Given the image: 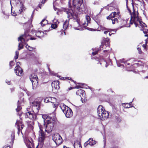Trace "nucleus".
Instances as JSON below:
<instances>
[{
	"label": "nucleus",
	"mask_w": 148,
	"mask_h": 148,
	"mask_svg": "<svg viewBox=\"0 0 148 148\" xmlns=\"http://www.w3.org/2000/svg\"><path fill=\"white\" fill-rule=\"evenodd\" d=\"M107 50H104L103 51L104 52H107Z\"/></svg>",
	"instance_id": "0e129e2a"
},
{
	"label": "nucleus",
	"mask_w": 148,
	"mask_h": 148,
	"mask_svg": "<svg viewBox=\"0 0 148 148\" xmlns=\"http://www.w3.org/2000/svg\"><path fill=\"white\" fill-rule=\"evenodd\" d=\"M14 62L13 61H10V64H9L10 69H11L12 68V66H13L14 65Z\"/></svg>",
	"instance_id": "72a5a7b5"
},
{
	"label": "nucleus",
	"mask_w": 148,
	"mask_h": 148,
	"mask_svg": "<svg viewBox=\"0 0 148 148\" xmlns=\"http://www.w3.org/2000/svg\"><path fill=\"white\" fill-rule=\"evenodd\" d=\"M42 117L44 119V122L45 123H47L48 122L52 121V120L54 119L52 118L49 116H48L47 115L43 114L42 115Z\"/></svg>",
	"instance_id": "a211bd4d"
},
{
	"label": "nucleus",
	"mask_w": 148,
	"mask_h": 148,
	"mask_svg": "<svg viewBox=\"0 0 148 148\" xmlns=\"http://www.w3.org/2000/svg\"><path fill=\"white\" fill-rule=\"evenodd\" d=\"M123 22L125 24L126 22H127V21H126V20H123Z\"/></svg>",
	"instance_id": "4d7b16f0"
},
{
	"label": "nucleus",
	"mask_w": 148,
	"mask_h": 148,
	"mask_svg": "<svg viewBox=\"0 0 148 148\" xmlns=\"http://www.w3.org/2000/svg\"><path fill=\"white\" fill-rule=\"evenodd\" d=\"M6 82L8 84H10V82H9L8 81V82H7L6 81Z\"/></svg>",
	"instance_id": "bf43d9fd"
},
{
	"label": "nucleus",
	"mask_w": 148,
	"mask_h": 148,
	"mask_svg": "<svg viewBox=\"0 0 148 148\" xmlns=\"http://www.w3.org/2000/svg\"><path fill=\"white\" fill-rule=\"evenodd\" d=\"M116 12H114L111 13L110 15L107 17V19H111L112 21L113 24H115V23H118V19L117 18H115L116 17Z\"/></svg>",
	"instance_id": "f8f14e48"
},
{
	"label": "nucleus",
	"mask_w": 148,
	"mask_h": 148,
	"mask_svg": "<svg viewBox=\"0 0 148 148\" xmlns=\"http://www.w3.org/2000/svg\"><path fill=\"white\" fill-rule=\"evenodd\" d=\"M11 136V138H12V140H13V141L14 140V138H15L14 132H12Z\"/></svg>",
	"instance_id": "e433bc0d"
},
{
	"label": "nucleus",
	"mask_w": 148,
	"mask_h": 148,
	"mask_svg": "<svg viewBox=\"0 0 148 148\" xmlns=\"http://www.w3.org/2000/svg\"><path fill=\"white\" fill-rule=\"evenodd\" d=\"M85 18L86 23V21H85L84 23H83V25H84V27H86L88 25V24L90 23L91 19L90 17L88 16H86Z\"/></svg>",
	"instance_id": "412c9836"
},
{
	"label": "nucleus",
	"mask_w": 148,
	"mask_h": 148,
	"mask_svg": "<svg viewBox=\"0 0 148 148\" xmlns=\"http://www.w3.org/2000/svg\"><path fill=\"white\" fill-rule=\"evenodd\" d=\"M25 143L28 148H31V145H32V143L30 141H29L27 143H26V142Z\"/></svg>",
	"instance_id": "473e14b6"
},
{
	"label": "nucleus",
	"mask_w": 148,
	"mask_h": 148,
	"mask_svg": "<svg viewBox=\"0 0 148 148\" xmlns=\"http://www.w3.org/2000/svg\"><path fill=\"white\" fill-rule=\"evenodd\" d=\"M21 109V106L18 105L17 108L16 109V110L17 112L19 111Z\"/></svg>",
	"instance_id": "ea45409f"
},
{
	"label": "nucleus",
	"mask_w": 148,
	"mask_h": 148,
	"mask_svg": "<svg viewBox=\"0 0 148 148\" xmlns=\"http://www.w3.org/2000/svg\"><path fill=\"white\" fill-rule=\"evenodd\" d=\"M40 130L39 132V138H38V141L42 143L45 139V134L43 131V128L41 126H39Z\"/></svg>",
	"instance_id": "9d476101"
},
{
	"label": "nucleus",
	"mask_w": 148,
	"mask_h": 148,
	"mask_svg": "<svg viewBox=\"0 0 148 148\" xmlns=\"http://www.w3.org/2000/svg\"><path fill=\"white\" fill-rule=\"evenodd\" d=\"M125 61H124V59H120L119 61V63H125Z\"/></svg>",
	"instance_id": "a19ab883"
},
{
	"label": "nucleus",
	"mask_w": 148,
	"mask_h": 148,
	"mask_svg": "<svg viewBox=\"0 0 148 148\" xmlns=\"http://www.w3.org/2000/svg\"><path fill=\"white\" fill-rule=\"evenodd\" d=\"M55 122V119H54L52 121L48 122L46 123L47 125L46 126L45 130L46 132L47 133H49L52 131L53 129Z\"/></svg>",
	"instance_id": "6e6552de"
},
{
	"label": "nucleus",
	"mask_w": 148,
	"mask_h": 148,
	"mask_svg": "<svg viewBox=\"0 0 148 148\" xmlns=\"http://www.w3.org/2000/svg\"><path fill=\"white\" fill-rule=\"evenodd\" d=\"M125 63L126 64V66H127V65H130V63H127V61H125Z\"/></svg>",
	"instance_id": "8fccbe9b"
},
{
	"label": "nucleus",
	"mask_w": 148,
	"mask_h": 148,
	"mask_svg": "<svg viewBox=\"0 0 148 148\" xmlns=\"http://www.w3.org/2000/svg\"><path fill=\"white\" fill-rule=\"evenodd\" d=\"M32 33L33 35L34 34L37 37L39 38L43 37L44 34L43 32L39 31H37L35 30H33L32 32Z\"/></svg>",
	"instance_id": "dca6fc26"
},
{
	"label": "nucleus",
	"mask_w": 148,
	"mask_h": 148,
	"mask_svg": "<svg viewBox=\"0 0 148 148\" xmlns=\"http://www.w3.org/2000/svg\"><path fill=\"white\" fill-rule=\"evenodd\" d=\"M69 90H70L72 89H74L73 87H71L70 88H69Z\"/></svg>",
	"instance_id": "5fc2aeb1"
},
{
	"label": "nucleus",
	"mask_w": 148,
	"mask_h": 148,
	"mask_svg": "<svg viewBox=\"0 0 148 148\" xmlns=\"http://www.w3.org/2000/svg\"><path fill=\"white\" fill-rule=\"evenodd\" d=\"M49 99H50V97H47L44 99V101L46 103L49 102Z\"/></svg>",
	"instance_id": "4c0bfd02"
},
{
	"label": "nucleus",
	"mask_w": 148,
	"mask_h": 148,
	"mask_svg": "<svg viewBox=\"0 0 148 148\" xmlns=\"http://www.w3.org/2000/svg\"><path fill=\"white\" fill-rule=\"evenodd\" d=\"M50 99H49V102L54 103L56 101L57 99L56 98L50 97Z\"/></svg>",
	"instance_id": "393cba45"
},
{
	"label": "nucleus",
	"mask_w": 148,
	"mask_h": 148,
	"mask_svg": "<svg viewBox=\"0 0 148 148\" xmlns=\"http://www.w3.org/2000/svg\"><path fill=\"white\" fill-rule=\"evenodd\" d=\"M143 47L144 48H145L146 47V44H143Z\"/></svg>",
	"instance_id": "864d4df0"
},
{
	"label": "nucleus",
	"mask_w": 148,
	"mask_h": 148,
	"mask_svg": "<svg viewBox=\"0 0 148 148\" xmlns=\"http://www.w3.org/2000/svg\"><path fill=\"white\" fill-rule=\"evenodd\" d=\"M105 43H106V45H108L110 43V42L109 41V39L107 38L105 40ZM108 46V45H107V46Z\"/></svg>",
	"instance_id": "58836bf2"
},
{
	"label": "nucleus",
	"mask_w": 148,
	"mask_h": 148,
	"mask_svg": "<svg viewBox=\"0 0 148 148\" xmlns=\"http://www.w3.org/2000/svg\"><path fill=\"white\" fill-rule=\"evenodd\" d=\"M10 3L11 6L12 3L14 5L17 13L21 14L25 10L23 4L20 0H11Z\"/></svg>",
	"instance_id": "20e7f679"
},
{
	"label": "nucleus",
	"mask_w": 148,
	"mask_h": 148,
	"mask_svg": "<svg viewBox=\"0 0 148 148\" xmlns=\"http://www.w3.org/2000/svg\"><path fill=\"white\" fill-rule=\"evenodd\" d=\"M54 9L55 11L58 10L57 8H55L54 7Z\"/></svg>",
	"instance_id": "052dcab7"
},
{
	"label": "nucleus",
	"mask_w": 148,
	"mask_h": 148,
	"mask_svg": "<svg viewBox=\"0 0 148 148\" xmlns=\"http://www.w3.org/2000/svg\"><path fill=\"white\" fill-rule=\"evenodd\" d=\"M143 32L144 33V34H146V31H145V30H143Z\"/></svg>",
	"instance_id": "e2e57ef3"
},
{
	"label": "nucleus",
	"mask_w": 148,
	"mask_h": 148,
	"mask_svg": "<svg viewBox=\"0 0 148 148\" xmlns=\"http://www.w3.org/2000/svg\"><path fill=\"white\" fill-rule=\"evenodd\" d=\"M20 64V62H16V66H19V64Z\"/></svg>",
	"instance_id": "49530a36"
},
{
	"label": "nucleus",
	"mask_w": 148,
	"mask_h": 148,
	"mask_svg": "<svg viewBox=\"0 0 148 148\" xmlns=\"http://www.w3.org/2000/svg\"><path fill=\"white\" fill-rule=\"evenodd\" d=\"M60 107L64 113L65 110V105L64 103H61Z\"/></svg>",
	"instance_id": "c85d7f7f"
},
{
	"label": "nucleus",
	"mask_w": 148,
	"mask_h": 148,
	"mask_svg": "<svg viewBox=\"0 0 148 148\" xmlns=\"http://www.w3.org/2000/svg\"><path fill=\"white\" fill-rule=\"evenodd\" d=\"M145 36H148V34L145 35Z\"/></svg>",
	"instance_id": "338daca9"
},
{
	"label": "nucleus",
	"mask_w": 148,
	"mask_h": 148,
	"mask_svg": "<svg viewBox=\"0 0 148 148\" xmlns=\"http://www.w3.org/2000/svg\"><path fill=\"white\" fill-rule=\"evenodd\" d=\"M19 54V52L18 51H16L15 52V56L14 57V59L16 60L17 59L18 57Z\"/></svg>",
	"instance_id": "c9c22d12"
},
{
	"label": "nucleus",
	"mask_w": 148,
	"mask_h": 148,
	"mask_svg": "<svg viewBox=\"0 0 148 148\" xmlns=\"http://www.w3.org/2000/svg\"><path fill=\"white\" fill-rule=\"evenodd\" d=\"M45 0H42V1L41 2V3L42 4H44L45 3Z\"/></svg>",
	"instance_id": "3c124183"
},
{
	"label": "nucleus",
	"mask_w": 148,
	"mask_h": 148,
	"mask_svg": "<svg viewBox=\"0 0 148 148\" xmlns=\"http://www.w3.org/2000/svg\"><path fill=\"white\" fill-rule=\"evenodd\" d=\"M137 49L138 50L139 53H141L142 52L141 49L139 47L137 48Z\"/></svg>",
	"instance_id": "c03bdc74"
},
{
	"label": "nucleus",
	"mask_w": 148,
	"mask_h": 148,
	"mask_svg": "<svg viewBox=\"0 0 148 148\" xmlns=\"http://www.w3.org/2000/svg\"><path fill=\"white\" fill-rule=\"evenodd\" d=\"M16 124L17 126L18 133L19 134L20 132L22 133L21 130L24 127L23 124V123L22 121L20 120H17Z\"/></svg>",
	"instance_id": "4468645a"
},
{
	"label": "nucleus",
	"mask_w": 148,
	"mask_h": 148,
	"mask_svg": "<svg viewBox=\"0 0 148 148\" xmlns=\"http://www.w3.org/2000/svg\"><path fill=\"white\" fill-rule=\"evenodd\" d=\"M53 107L55 108V110H56L58 107V104L55 102V103H53Z\"/></svg>",
	"instance_id": "f704fd0d"
},
{
	"label": "nucleus",
	"mask_w": 148,
	"mask_h": 148,
	"mask_svg": "<svg viewBox=\"0 0 148 148\" xmlns=\"http://www.w3.org/2000/svg\"><path fill=\"white\" fill-rule=\"evenodd\" d=\"M47 23L48 21L47 20L43 19L41 21V22L40 23V24H41V25L42 26H44L45 25L47 24Z\"/></svg>",
	"instance_id": "a878e982"
},
{
	"label": "nucleus",
	"mask_w": 148,
	"mask_h": 148,
	"mask_svg": "<svg viewBox=\"0 0 148 148\" xmlns=\"http://www.w3.org/2000/svg\"><path fill=\"white\" fill-rule=\"evenodd\" d=\"M24 29L27 31L29 28L32 27V25L30 22H28L27 23H24L23 25Z\"/></svg>",
	"instance_id": "aec40b11"
},
{
	"label": "nucleus",
	"mask_w": 148,
	"mask_h": 148,
	"mask_svg": "<svg viewBox=\"0 0 148 148\" xmlns=\"http://www.w3.org/2000/svg\"><path fill=\"white\" fill-rule=\"evenodd\" d=\"M132 103V102H130V103H122V105H125L124 106V107L125 108H129L130 107V105H131V104Z\"/></svg>",
	"instance_id": "bb28decb"
},
{
	"label": "nucleus",
	"mask_w": 148,
	"mask_h": 148,
	"mask_svg": "<svg viewBox=\"0 0 148 148\" xmlns=\"http://www.w3.org/2000/svg\"><path fill=\"white\" fill-rule=\"evenodd\" d=\"M31 105L32 106L33 108L34 109L32 112H28L26 113L27 117L30 119L35 120L36 119L37 116V113L38 112L40 108V102L34 101L30 103Z\"/></svg>",
	"instance_id": "f257e3e1"
},
{
	"label": "nucleus",
	"mask_w": 148,
	"mask_h": 148,
	"mask_svg": "<svg viewBox=\"0 0 148 148\" xmlns=\"http://www.w3.org/2000/svg\"><path fill=\"white\" fill-rule=\"evenodd\" d=\"M73 114V112L70 108L65 105V116L67 118H70L72 116Z\"/></svg>",
	"instance_id": "2eb2a0df"
},
{
	"label": "nucleus",
	"mask_w": 148,
	"mask_h": 148,
	"mask_svg": "<svg viewBox=\"0 0 148 148\" xmlns=\"http://www.w3.org/2000/svg\"><path fill=\"white\" fill-rule=\"evenodd\" d=\"M26 48L28 49L29 51H32L33 50V48L32 47H30L28 45H27L26 46Z\"/></svg>",
	"instance_id": "2f4dec72"
},
{
	"label": "nucleus",
	"mask_w": 148,
	"mask_h": 148,
	"mask_svg": "<svg viewBox=\"0 0 148 148\" xmlns=\"http://www.w3.org/2000/svg\"><path fill=\"white\" fill-rule=\"evenodd\" d=\"M108 32V31L106 30V31L104 32V33L106 34Z\"/></svg>",
	"instance_id": "603ef678"
},
{
	"label": "nucleus",
	"mask_w": 148,
	"mask_h": 148,
	"mask_svg": "<svg viewBox=\"0 0 148 148\" xmlns=\"http://www.w3.org/2000/svg\"><path fill=\"white\" fill-rule=\"evenodd\" d=\"M48 69L49 71V72L51 74V75H54L55 76H57L58 77H59L60 79L62 80H64V77H62L59 75H58L57 74L54 73L53 71H51L50 68L49 67H48Z\"/></svg>",
	"instance_id": "4be33fe9"
},
{
	"label": "nucleus",
	"mask_w": 148,
	"mask_h": 148,
	"mask_svg": "<svg viewBox=\"0 0 148 148\" xmlns=\"http://www.w3.org/2000/svg\"><path fill=\"white\" fill-rule=\"evenodd\" d=\"M97 112L101 120L106 119L109 116V113L105 111L102 106H99L97 108Z\"/></svg>",
	"instance_id": "39448f33"
},
{
	"label": "nucleus",
	"mask_w": 148,
	"mask_h": 148,
	"mask_svg": "<svg viewBox=\"0 0 148 148\" xmlns=\"http://www.w3.org/2000/svg\"><path fill=\"white\" fill-rule=\"evenodd\" d=\"M59 82L58 81H55L51 83V86L52 88V90L53 92H56V90L59 89L60 87L59 86Z\"/></svg>",
	"instance_id": "ddd939ff"
},
{
	"label": "nucleus",
	"mask_w": 148,
	"mask_h": 148,
	"mask_svg": "<svg viewBox=\"0 0 148 148\" xmlns=\"http://www.w3.org/2000/svg\"><path fill=\"white\" fill-rule=\"evenodd\" d=\"M3 148H10V147L9 146H4Z\"/></svg>",
	"instance_id": "09e8293b"
},
{
	"label": "nucleus",
	"mask_w": 148,
	"mask_h": 148,
	"mask_svg": "<svg viewBox=\"0 0 148 148\" xmlns=\"http://www.w3.org/2000/svg\"><path fill=\"white\" fill-rule=\"evenodd\" d=\"M96 143V141L93 140L92 138H90L88 140L84 143V145L86 147L88 144L91 146H93Z\"/></svg>",
	"instance_id": "6ab92c4d"
},
{
	"label": "nucleus",
	"mask_w": 148,
	"mask_h": 148,
	"mask_svg": "<svg viewBox=\"0 0 148 148\" xmlns=\"http://www.w3.org/2000/svg\"><path fill=\"white\" fill-rule=\"evenodd\" d=\"M128 10L130 14L131 15V18L130 21V24H132V23L131 22V21L132 20L136 27H137V25H138V23H139L140 26L142 27H146V24L141 21L139 18L138 13L137 11H135L133 9V11L132 14L131 10L129 9H128Z\"/></svg>",
	"instance_id": "f03ea898"
},
{
	"label": "nucleus",
	"mask_w": 148,
	"mask_h": 148,
	"mask_svg": "<svg viewBox=\"0 0 148 148\" xmlns=\"http://www.w3.org/2000/svg\"><path fill=\"white\" fill-rule=\"evenodd\" d=\"M42 6V4H39V7L40 8H41V7Z\"/></svg>",
	"instance_id": "6e6d98bb"
},
{
	"label": "nucleus",
	"mask_w": 148,
	"mask_h": 148,
	"mask_svg": "<svg viewBox=\"0 0 148 148\" xmlns=\"http://www.w3.org/2000/svg\"><path fill=\"white\" fill-rule=\"evenodd\" d=\"M99 62V64H102V63H101V62L100 61Z\"/></svg>",
	"instance_id": "69168bd1"
},
{
	"label": "nucleus",
	"mask_w": 148,
	"mask_h": 148,
	"mask_svg": "<svg viewBox=\"0 0 148 148\" xmlns=\"http://www.w3.org/2000/svg\"><path fill=\"white\" fill-rule=\"evenodd\" d=\"M29 39L31 40H34L36 39L34 37H32L29 35L28 31L26 32L25 34L18 38V41H20L21 42L19 43L18 46V50H19L23 48V44H25Z\"/></svg>",
	"instance_id": "7ed1b4c3"
},
{
	"label": "nucleus",
	"mask_w": 148,
	"mask_h": 148,
	"mask_svg": "<svg viewBox=\"0 0 148 148\" xmlns=\"http://www.w3.org/2000/svg\"><path fill=\"white\" fill-rule=\"evenodd\" d=\"M53 21L55 23L52 24L51 25V27L52 28L55 29L57 27V25L59 23V22L58 21L55 19Z\"/></svg>",
	"instance_id": "5701e85b"
},
{
	"label": "nucleus",
	"mask_w": 148,
	"mask_h": 148,
	"mask_svg": "<svg viewBox=\"0 0 148 148\" xmlns=\"http://www.w3.org/2000/svg\"><path fill=\"white\" fill-rule=\"evenodd\" d=\"M119 12H116V15H118H118H119Z\"/></svg>",
	"instance_id": "13d9d810"
},
{
	"label": "nucleus",
	"mask_w": 148,
	"mask_h": 148,
	"mask_svg": "<svg viewBox=\"0 0 148 148\" xmlns=\"http://www.w3.org/2000/svg\"><path fill=\"white\" fill-rule=\"evenodd\" d=\"M147 39H148V38L146 39L145 40V43H147Z\"/></svg>",
	"instance_id": "680f3d73"
},
{
	"label": "nucleus",
	"mask_w": 148,
	"mask_h": 148,
	"mask_svg": "<svg viewBox=\"0 0 148 148\" xmlns=\"http://www.w3.org/2000/svg\"><path fill=\"white\" fill-rule=\"evenodd\" d=\"M52 139L57 145H59L62 142V139L61 137L58 133L55 134L52 137Z\"/></svg>",
	"instance_id": "1a4fd4ad"
},
{
	"label": "nucleus",
	"mask_w": 148,
	"mask_h": 148,
	"mask_svg": "<svg viewBox=\"0 0 148 148\" xmlns=\"http://www.w3.org/2000/svg\"><path fill=\"white\" fill-rule=\"evenodd\" d=\"M66 79L71 80V78L69 77H65V80Z\"/></svg>",
	"instance_id": "de8ad7c7"
},
{
	"label": "nucleus",
	"mask_w": 148,
	"mask_h": 148,
	"mask_svg": "<svg viewBox=\"0 0 148 148\" xmlns=\"http://www.w3.org/2000/svg\"><path fill=\"white\" fill-rule=\"evenodd\" d=\"M77 84H80V85H77V86H75V87H73L74 89H75V88L78 89V88H81L82 87H81V85L83 86V84H82V83H77Z\"/></svg>",
	"instance_id": "c756f323"
},
{
	"label": "nucleus",
	"mask_w": 148,
	"mask_h": 148,
	"mask_svg": "<svg viewBox=\"0 0 148 148\" xmlns=\"http://www.w3.org/2000/svg\"><path fill=\"white\" fill-rule=\"evenodd\" d=\"M148 3V0H145Z\"/></svg>",
	"instance_id": "774afa93"
},
{
	"label": "nucleus",
	"mask_w": 148,
	"mask_h": 148,
	"mask_svg": "<svg viewBox=\"0 0 148 148\" xmlns=\"http://www.w3.org/2000/svg\"><path fill=\"white\" fill-rule=\"evenodd\" d=\"M30 79L32 82L33 89H36L38 85V78L37 75L33 73L30 76Z\"/></svg>",
	"instance_id": "0eeeda50"
},
{
	"label": "nucleus",
	"mask_w": 148,
	"mask_h": 148,
	"mask_svg": "<svg viewBox=\"0 0 148 148\" xmlns=\"http://www.w3.org/2000/svg\"><path fill=\"white\" fill-rule=\"evenodd\" d=\"M74 146L75 148H78V147H77L79 146V148H81V145L80 143H77V144L76 143H74Z\"/></svg>",
	"instance_id": "7c9ffc66"
},
{
	"label": "nucleus",
	"mask_w": 148,
	"mask_h": 148,
	"mask_svg": "<svg viewBox=\"0 0 148 148\" xmlns=\"http://www.w3.org/2000/svg\"><path fill=\"white\" fill-rule=\"evenodd\" d=\"M98 52V51H96L95 52H92V53L93 55L94 56Z\"/></svg>",
	"instance_id": "37998d69"
},
{
	"label": "nucleus",
	"mask_w": 148,
	"mask_h": 148,
	"mask_svg": "<svg viewBox=\"0 0 148 148\" xmlns=\"http://www.w3.org/2000/svg\"><path fill=\"white\" fill-rule=\"evenodd\" d=\"M70 0H69V8L67 10H66V11L68 18H71L74 15V12L71 7L70 3Z\"/></svg>",
	"instance_id": "9b49d317"
},
{
	"label": "nucleus",
	"mask_w": 148,
	"mask_h": 148,
	"mask_svg": "<svg viewBox=\"0 0 148 148\" xmlns=\"http://www.w3.org/2000/svg\"><path fill=\"white\" fill-rule=\"evenodd\" d=\"M12 7H11V11H12ZM16 13H15V14H14V13H13V14H12V15L14 16H15V15H17V14H15Z\"/></svg>",
	"instance_id": "a18cd8bd"
},
{
	"label": "nucleus",
	"mask_w": 148,
	"mask_h": 148,
	"mask_svg": "<svg viewBox=\"0 0 148 148\" xmlns=\"http://www.w3.org/2000/svg\"><path fill=\"white\" fill-rule=\"evenodd\" d=\"M83 0H73V5L78 9L79 12L85 13L86 11V7L83 4Z\"/></svg>",
	"instance_id": "423d86ee"
},
{
	"label": "nucleus",
	"mask_w": 148,
	"mask_h": 148,
	"mask_svg": "<svg viewBox=\"0 0 148 148\" xmlns=\"http://www.w3.org/2000/svg\"><path fill=\"white\" fill-rule=\"evenodd\" d=\"M84 91L82 89H79L77 90L76 92V94L80 96L81 95L83 94Z\"/></svg>",
	"instance_id": "b1692460"
},
{
	"label": "nucleus",
	"mask_w": 148,
	"mask_h": 148,
	"mask_svg": "<svg viewBox=\"0 0 148 148\" xmlns=\"http://www.w3.org/2000/svg\"><path fill=\"white\" fill-rule=\"evenodd\" d=\"M115 119L117 122H120L121 121V117L118 114L115 116Z\"/></svg>",
	"instance_id": "cd10ccee"
},
{
	"label": "nucleus",
	"mask_w": 148,
	"mask_h": 148,
	"mask_svg": "<svg viewBox=\"0 0 148 148\" xmlns=\"http://www.w3.org/2000/svg\"><path fill=\"white\" fill-rule=\"evenodd\" d=\"M14 71L16 75H17L21 76L23 73V70L20 66H16Z\"/></svg>",
	"instance_id": "f3484780"
},
{
	"label": "nucleus",
	"mask_w": 148,
	"mask_h": 148,
	"mask_svg": "<svg viewBox=\"0 0 148 148\" xmlns=\"http://www.w3.org/2000/svg\"><path fill=\"white\" fill-rule=\"evenodd\" d=\"M105 30H107L108 31V32H111V31H112V30L111 29H106V28H105Z\"/></svg>",
	"instance_id": "79ce46f5"
}]
</instances>
